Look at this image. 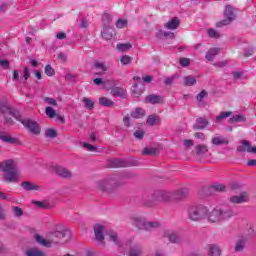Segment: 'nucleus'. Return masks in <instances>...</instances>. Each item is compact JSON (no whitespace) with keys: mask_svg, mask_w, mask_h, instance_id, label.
Instances as JSON below:
<instances>
[{"mask_svg":"<svg viewBox=\"0 0 256 256\" xmlns=\"http://www.w3.org/2000/svg\"><path fill=\"white\" fill-rule=\"evenodd\" d=\"M9 65H10L9 60H5V59L0 60V67H2V69H7Z\"/></svg>","mask_w":256,"mask_h":256,"instance_id":"338daca9","label":"nucleus"},{"mask_svg":"<svg viewBox=\"0 0 256 256\" xmlns=\"http://www.w3.org/2000/svg\"><path fill=\"white\" fill-rule=\"evenodd\" d=\"M158 227H161L159 222H146V231H151V229H158Z\"/></svg>","mask_w":256,"mask_h":256,"instance_id":"de8ad7c7","label":"nucleus"},{"mask_svg":"<svg viewBox=\"0 0 256 256\" xmlns=\"http://www.w3.org/2000/svg\"><path fill=\"white\" fill-rule=\"evenodd\" d=\"M207 33H208V36H209L211 39H220V37H221V35L219 34V32H217V30H215V29H213V28L208 29Z\"/></svg>","mask_w":256,"mask_h":256,"instance_id":"37998d69","label":"nucleus"},{"mask_svg":"<svg viewBox=\"0 0 256 256\" xmlns=\"http://www.w3.org/2000/svg\"><path fill=\"white\" fill-rule=\"evenodd\" d=\"M0 199L4 201H13V198L9 194H5L3 191H0Z\"/></svg>","mask_w":256,"mask_h":256,"instance_id":"680f3d73","label":"nucleus"},{"mask_svg":"<svg viewBox=\"0 0 256 256\" xmlns=\"http://www.w3.org/2000/svg\"><path fill=\"white\" fill-rule=\"evenodd\" d=\"M241 145L237 147L238 153H244V151H247V153H254L256 155V147L251 146V142L247 140H242Z\"/></svg>","mask_w":256,"mask_h":256,"instance_id":"1a4fd4ad","label":"nucleus"},{"mask_svg":"<svg viewBox=\"0 0 256 256\" xmlns=\"http://www.w3.org/2000/svg\"><path fill=\"white\" fill-rule=\"evenodd\" d=\"M83 147L84 149H86V151H91V152L97 151V146L91 145L89 143H83Z\"/></svg>","mask_w":256,"mask_h":256,"instance_id":"13d9d810","label":"nucleus"},{"mask_svg":"<svg viewBox=\"0 0 256 256\" xmlns=\"http://www.w3.org/2000/svg\"><path fill=\"white\" fill-rule=\"evenodd\" d=\"M45 103H48V105H52L53 107H57V100L54 98L45 97L44 98Z\"/></svg>","mask_w":256,"mask_h":256,"instance_id":"052dcab7","label":"nucleus"},{"mask_svg":"<svg viewBox=\"0 0 256 256\" xmlns=\"http://www.w3.org/2000/svg\"><path fill=\"white\" fill-rule=\"evenodd\" d=\"M210 191H213L216 193H223V191H225V185H223V184L212 185L210 187Z\"/></svg>","mask_w":256,"mask_h":256,"instance_id":"a19ab883","label":"nucleus"},{"mask_svg":"<svg viewBox=\"0 0 256 256\" xmlns=\"http://www.w3.org/2000/svg\"><path fill=\"white\" fill-rule=\"evenodd\" d=\"M111 15L110 14H103L102 16V24H103V27H110L109 25H111Z\"/></svg>","mask_w":256,"mask_h":256,"instance_id":"ea45409f","label":"nucleus"},{"mask_svg":"<svg viewBox=\"0 0 256 256\" xmlns=\"http://www.w3.org/2000/svg\"><path fill=\"white\" fill-rule=\"evenodd\" d=\"M134 137H135V139H138V141L143 140V137H145V131H143V130H136L134 132Z\"/></svg>","mask_w":256,"mask_h":256,"instance_id":"5fc2aeb1","label":"nucleus"},{"mask_svg":"<svg viewBox=\"0 0 256 256\" xmlns=\"http://www.w3.org/2000/svg\"><path fill=\"white\" fill-rule=\"evenodd\" d=\"M233 114V112H221L220 115L216 116V123H221V121H223V119H227V117H231V115Z\"/></svg>","mask_w":256,"mask_h":256,"instance_id":"58836bf2","label":"nucleus"},{"mask_svg":"<svg viewBox=\"0 0 256 256\" xmlns=\"http://www.w3.org/2000/svg\"><path fill=\"white\" fill-rule=\"evenodd\" d=\"M209 210L203 205L191 206L188 208V218L191 221H201L207 217Z\"/></svg>","mask_w":256,"mask_h":256,"instance_id":"423d86ee","label":"nucleus"},{"mask_svg":"<svg viewBox=\"0 0 256 256\" xmlns=\"http://www.w3.org/2000/svg\"><path fill=\"white\" fill-rule=\"evenodd\" d=\"M116 27L118 29H125V27H127V20H122V19L117 20Z\"/></svg>","mask_w":256,"mask_h":256,"instance_id":"6e6d98bb","label":"nucleus"},{"mask_svg":"<svg viewBox=\"0 0 256 256\" xmlns=\"http://www.w3.org/2000/svg\"><path fill=\"white\" fill-rule=\"evenodd\" d=\"M38 209H49V204L47 201H33L32 202Z\"/></svg>","mask_w":256,"mask_h":256,"instance_id":"a18cd8bd","label":"nucleus"},{"mask_svg":"<svg viewBox=\"0 0 256 256\" xmlns=\"http://www.w3.org/2000/svg\"><path fill=\"white\" fill-rule=\"evenodd\" d=\"M231 217H235V211L229 205H224L214 208L208 214V221L210 223H221L223 221H229Z\"/></svg>","mask_w":256,"mask_h":256,"instance_id":"f257e3e1","label":"nucleus"},{"mask_svg":"<svg viewBox=\"0 0 256 256\" xmlns=\"http://www.w3.org/2000/svg\"><path fill=\"white\" fill-rule=\"evenodd\" d=\"M119 176H112L104 180H100L96 183V189L106 195H112L117 191V187H121V181Z\"/></svg>","mask_w":256,"mask_h":256,"instance_id":"20e7f679","label":"nucleus"},{"mask_svg":"<svg viewBox=\"0 0 256 256\" xmlns=\"http://www.w3.org/2000/svg\"><path fill=\"white\" fill-rule=\"evenodd\" d=\"M195 151H196V155H205V153H207V151H209V149L207 148V145H197L195 147Z\"/></svg>","mask_w":256,"mask_h":256,"instance_id":"c9c22d12","label":"nucleus"},{"mask_svg":"<svg viewBox=\"0 0 256 256\" xmlns=\"http://www.w3.org/2000/svg\"><path fill=\"white\" fill-rule=\"evenodd\" d=\"M54 173H56V175H58V177H62L63 179H71V177H73L71 170H69L63 166H55Z\"/></svg>","mask_w":256,"mask_h":256,"instance_id":"9b49d317","label":"nucleus"},{"mask_svg":"<svg viewBox=\"0 0 256 256\" xmlns=\"http://www.w3.org/2000/svg\"><path fill=\"white\" fill-rule=\"evenodd\" d=\"M133 45L131 43H124V44H117L116 49L118 51H121L122 53H125L131 49Z\"/></svg>","mask_w":256,"mask_h":256,"instance_id":"f704fd0d","label":"nucleus"},{"mask_svg":"<svg viewBox=\"0 0 256 256\" xmlns=\"http://www.w3.org/2000/svg\"><path fill=\"white\" fill-rule=\"evenodd\" d=\"M113 97H120V99H127V90L121 87H114L111 89Z\"/></svg>","mask_w":256,"mask_h":256,"instance_id":"dca6fc26","label":"nucleus"},{"mask_svg":"<svg viewBox=\"0 0 256 256\" xmlns=\"http://www.w3.org/2000/svg\"><path fill=\"white\" fill-rule=\"evenodd\" d=\"M247 118L244 115H233L229 118V123H245Z\"/></svg>","mask_w":256,"mask_h":256,"instance_id":"2f4dec72","label":"nucleus"},{"mask_svg":"<svg viewBox=\"0 0 256 256\" xmlns=\"http://www.w3.org/2000/svg\"><path fill=\"white\" fill-rule=\"evenodd\" d=\"M67 235V230L55 231L50 234V242L51 244L54 243L55 245H59V241L61 239H65Z\"/></svg>","mask_w":256,"mask_h":256,"instance_id":"ddd939ff","label":"nucleus"},{"mask_svg":"<svg viewBox=\"0 0 256 256\" xmlns=\"http://www.w3.org/2000/svg\"><path fill=\"white\" fill-rule=\"evenodd\" d=\"M197 83V78L193 75H188L184 77V87H193Z\"/></svg>","mask_w":256,"mask_h":256,"instance_id":"c85d7f7f","label":"nucleus"},{"mask_svg":"<svg viewBox=\"0 0 256 256\" xmlns=\"http://www.w3.org/2000/svg\"><path fill=\"white\" fill-rule=\"evenodd\" d=\"M20 123L26 127V129H29L30 132L33 133V135H39L41 133V128H39V124L31 119H23L21 118Z\"/></svg>","mask_w":256,"mask_h":256,"instance_id":"6e6552de","label":"nucleus"},{"mask_svg":"<svg viewBox=\"0 0 256 256\" xmlns=\"http://www.w3.org/2000/svg\"><path fill=\"white\" fill-rule=\"evenodd\" d=\"M27 256H45V253H43L41 250H38L37 248H32L26 252Z\"/></svg>","mask_w":256,"mask_h":256,"instance_id":"e433bc0d","label":"nucleus"},{"mask_svg":"<svg viewBox=\"0 0 256 256\" xmlns=\"http://www.w3.org/2000/svg\"><path fill=\"white\" fill-rule=\"evenodd\" d=\"M103 231H104V228L100 224H97L94 226L95 238H96V241H98L99 243H103V241H105V236H103Z\"/></svg>","mask_w":256,"mask_h":256,"instance_id":"f3484780","label":"nucleus"},{"mask_svg":"<svg viewBox=\"0 0 256 256\" xmlns=\"http://www.w3.org/2000/svg\"><path fill=\"white\" fill-rule=\"evenodd\" d=\"M133 223L135 225V227H137V229H143L144 231H146L147 229V220H145V218L138 216V217H134L133 218Z\"/></svg>","mask_w":256,"mask_h":256,"instance_id":"aec40b11","label":"nucleus"},{"mask_svg":"<svg viewBox=\"0 0 256 256\" xmlns=\"http://www.w3.org/2000/svg\"><path fill=\"white\" fill-rule=\"evenodd\" d=\"M108 167L112 169H117L119 167H129V164L125 159L115 158V159L109 160Z\"/></svg>","mask_w":256,"mask_h":256,"instance_id":"4468645a","label":"nucleus"},{"mask_svg":"<svg viewBox=\"0 0 256 256\" xmlns=\"http://www.w3.org/2000/svg\"><path fill=\"white\" fill-rule=\"evenodd\" d=\"M219 51H221V49L219 48H210L205 55V59H207L208 61H215V57L219 55Z\"/></svg>","mask_w":256,"mask_h":256,"instance_id":"393cba45","label":"nucleus"},{"mask_svg":"<svg viewBox=\"0 0 256 256\" xmlns=\"http://www.w3.org/2000/svg\"><path fill=\"white\" fill-rule=\"evenodd\" d=\"M208 125L209 120L207 118L198 117L192 127L194 131H203V129H207Z\"/></svg>","mask_w":256,"mask_h":256,"instance_id":"f8f14e48","label":"nucleus"},{"mask_svg":"<svg viewBox=\"0 0 256 256\" xmlns=\"http://www.w3.org/2000/svg\"><path fill=\"white\" fill-rule=\"evenodd\" d=\"M248 201L249 199L247 198V195H245V193H242L239 196L230 197V203H235L237 205L241 203H247Z\"/></svg>","mask_w":256,"mask_h":256,"instance_id":"5701e85b","label":"nucleus"},{"mask_svg":"<svg viewBox=\"0 0 256 256\" xmlns=\"http://www.w3.org/2000/svg\"><path fill=\"white\" fill-rule=\"evenodd\" d=\"M145 103H150L151 105H157L159 103H163V96L161 95H148L145 98Z\"/></svg>","mask_w":256,"mask_h":256,"instance_id":"a211bd4d","label":"nucleus"},{"mask_svg":"<svg viewBox=\"0 0 256 256\" xmlns=\"http://www.w3.org/2000/svg\"><path fill=\"white\" fill-rule=\"evenodd\" d=\"M128 256H141L143 255V247L141 245L136 244L130 247V250L127 254Z\"/></svg>","mask_w":256,"mask_h":256,"instance_id":"4be33fe9","label":"nucleus"},{"mask_svg":"<svg viewBox=\"0 0 256 256\" xmlns=\"http://www.w3.org/2000/svg\"><path fill=\"white\" fill-rule=\"evenodd\" d=\"M12 211L15 217H22L23 215V209L19 208V206H13Z\"/></svg>","mask_w":256,"mask_h":256,"instance_id":"603ef678","label":"nucleus"},{"mask_svg":"<svg viewBox=\"0 0 256 256\" xmlns=\"http://www.w3.org/2000/svg\"><path fill=\"white\" fill-rule=\"evenodd\" d=\"M161 37H165L166 39L169 37V39H173L175 37V33L173 32H166L163 30H160Z\"/></svg>","mask_w":256,"mask_h":256,"instance_id":"4d7b16f0","label":"nucleus"},{"mask_svg":"<svg viewBox=\"0 0 256 256\" xmlns=\"http://www.w3.org/2000/svg\"><path fill=\"white\" fill-rule=\"evenodd\" d=\"M207 97V91L202 90L198 95H197V100L198 101H203Z\"/></svg>","mask_w":256,"mask_h":256,"instance_id":"774afa93","label":"nucleus"},{"mask_svg":"<svg viewBox=\"0 0 256 256\" xmlns=\"http://www.w3.org/2000/svg\"><path fill=\"white\" fill-rule=\"evenodd\" d=\"M234 249H235L236 253L243 251V249H245V240L239 239L238 241H236Z\"/></svg>","mask_w":256,"mask_h":256,"instance_id":"4c0bfd02","label":"nucleus"},{"mask_svg":"<svg viewBox=\"0 0 256 256\" xmlns=\"http://www.w3.org/2000/svg\"><path fill=\"white\" fill-rule=\"evenodd\" d=\"M45 137H49L50 139H55V137H57V131L53 128H49L45 131Z\"/></svg>","mask_w":256,"mask_h":256,"instance_id":"49530a36","label":"nucleus"},{"mask_svg":"<svg viewBox=\"0 0 256 256\" xmlns=\"http://www.w3.org/2000/svg\"><path fill=\"white\" fill-rule=\"evenodd\" d=\"M179 18L174 17L168 23L165 24V29L175 30L179 28L180 25Z\"/></svg>","mask_w":256,"mask_h":256,"instance_id":"a878e982","label":"nucleus"},{"mask_svg":"<svg viewBox=\"0 0 256 256\" xmlns=\"http://www.w3.org/2000/svg\"><path fill=\"white\" fill-rule=\"evenodd\" d=\"M110 241L114 243V245H117V247H121V241L119 240V236L117 235V232L110 231L108 233Z\"/></svg>","mask_w":256,"mask_h":256,"instance_id":"7c9ffc66","label":"nucleus"},{"mask_svg":"<svg viewBox=\"0 0 256 256\" xmlns=\"http://www.w3.org/2000/svg\"><path fill=\"white\" fill-rule=\"evenodd\" d=\"M165 236L171 243L179 244L183 242V236L179 235L177 232H166Z\"/></svg>","mask_w":256,"mask_h":256,"instance_id":"2eb2a0df","label":"nucleus"},{"mask_svg":"<svg viewBox=\"0 0 256 256\" xmlns=\"http://www.w3.org/2000/svg\"><path fill=\"white\" fill-rule=\"evenodd\" d=\"M142 155L151 156L157 155V149L155 148H144L142 151Z\"/></svg>","mask_w":256,"mask_h":256,"instance_id":"09e8293b","label":"nucleus"},{"mask_svg":"<svg viewBox=\"0 0 256 256\" xmlns=\"http://www.w3.org/2000/svg\"><path fill=\"white\" fill-rule=\"evenodd\" d=\"M0 113H2L3 115V123L4 125H6L7 127H13V125L15 124V120L21 122L22 116H21V112H19V110L13 108V107H9L7 106V104H5V102H2L0 100Z\"/></svg>","mask_w":256,"mask_h":256,"instance_id":"7ed1b4c3","label":"nucleus"},{"mask_svg":"<svg viewBox=\"0 0 256 256\" xmlns=\"http://www.w3.org/2000/svg\"><path fill=\"white\" fill-rule=\"evenodd\" d=\"M157 121H159V116L150 115V116H148L146 123H147V125H150V127H153V125H155V123H157Z\"/></svg>","mask_w":256,"mask_h":256,"instance_id":"c03bdc74","label":"nucleus"},{"mask_svg":"<svg viewBox=\"0 0 256 256\" xmlns=\"http://www.w3.org/2000/svg\"><path fill=\"white\" fill-rule=\"evenodd\" d=\"M101 35L102 38L105 39V41H111V39H113V36L115 35V29L111 27H103Z\"/></svg>","mask_w":256,"mask_h":256,"instance_id":"6ab92c4d","label":"nucleus"},{"mask_svg":"<svg viewBox=\"0 0 256 256\" xmlns=\"http://www.w3.org/2000/svg\"><path fill=\"white\" fill-rule=\"evenodd\" d=\"M145 115L146 112L143 108H136L134 111L131 112V117H133V119H143Z\"/></svg>","mask_w":256,"mask_h":256,"instance_id":"cd10ccee","label":"nucleus"},{"mask_svg":"<svg viewBox=\"0 0 256 256\" xmlns=\"http://www.w3.org/2000/svg\"><path fill=\"white\" fill-rule=\"evenodd\" d=\"M224 20H221L216 23V27L221 28L225 27L227 25H231L235 19H237V14H235V7L231 5H226L225 11H224Z\"/></svg>","mask_w":256,"mask_h":256,"instance_id":"0eeeda50","label":"nucleus"},{"mask_svg":"<svg viewBox=\"0 0 256 256\" xmlns=\"http://www.w3.org/2000/svg\"><path fill=\"white\" fill-rule=\"evenodd\" d=\"M171 201H181V199H185L189 195V189L181 188L174 192H171Z\"/></svg>","mask_w":256,"mask_h":256,"instance_id":"9d476101","label":"nucleus"},{"mask_svg":"<svg viewBox=\"0 0 256 256\" xmlns=\"http://www.w3.org/2000/svg\"><path fill=\"white\" fill-rule=\"evenodd\" d=\"M212 144L213 145H229V140L227 138H221V137H214L212 139Z\"/></svg>","mask_w":256,"mask_h":256,"instance_id":"473e14b6","label":"nucleus"},{"mask_svg":"<svg viewBox=\"0 0 256 256\" xmlns=\"http://www.w3.org/2000/svg\"><path fill=\"white\" fill-rule=\"evenodd\" d=\"M21 187H22V189H24V191H39V189H41V187L39 185H35L34 183H32L30 181L22 182Z\"/></svg>","mask_w":256,"mask_h":256,"instance_id":"412c9836","label":"nucleus"},{"mask_svg":"<svg viewBox=\"0 0 256 256\" xmlns=\"http://www.w3.org/2000/svg\"><path fill=\"white\" fill-rule=\"evenodd\" d=\"M172 194L167 190H157L153 193L152 197L145 201L146 207H155L157 203L163 201H171Z\"/></svg>","mask_w":256,"mask_h":256,"instance_id":"39448f33","label":"nucleus"},{"mask_svg":"<svg viewBox=\"0 0 256 256\" xmlns=\"http://www.w3.org/2000/svg\"><path fill=\"white\" fill-rule=\"evenodd\" d=\"M45 75H47L48 77H53V75H55V70L49 64L45 67Z\"/></svg>","mask_w":256,"mask_h":256,"instance_id":"864d4df0","label":"nucleus"},{"mask_svg":"<svg viewBox=\"0 0 256 256\" xmlns=\"http://www.w3.org/2000/svg\"><path fill=\"white\" fill-rule=\"evenodd\" d=\"M99 103L103 107H113V105H115V102H112L111 99H109L107 97L99 98Z\"/></svg>","mask_w":256,"mask_h":256,"instance_id":"72a5a7b5","label":"nucleus"},{"mask_svg":"<svg viewBox=\"0 0 256 256\" xmlns=\"http://www.w3.org/2000/svg\"><path fill=\"white\" fill-rule=\"evenodd\" d=\"M0 171L4 173L2 176L4 183H17L19 181V169L12 159L1 162Z\"/></svg>","mask_w":256,"mask_h":256,"instance_id":"f03ea898","label":"nucleus"},{"mask_svg":"<svg viewBox=\"0 0 256 256\" xmlns=\"http://www.w3.org/2000/svg\"><path fill=\"white\" fill-rule=\"evenodd\" d=\"M208 256H221V249L215 244L208 246Z\"/></svg>","mask_w":256,"mask_h":256,"instance_id":"bb28decb","label":"nucleus"},{"mask_svg":"<svg viewBox=\"0 0 256 256\" xmlns=\"http://www.w3.org/2000/svg\"><path fill=\"white\" fill-rule=\"evenodd\" d=\"M35 241L39 243V245H42V247H51V241L46 240L39 234L35 235Z\"/></svg>","mask_w":256,"mask_h":256,"instance_id":"c756f323","label":"nucleus"},{"mask_svg":"<svg viewBox=\"0 0 256 256\" xmlns=\"http://www.w3.org/2000/svg\"><path fill=\"white\" fill-rule=\"evenodd\" d=\"M45 113H46L47 117H49L50 119L57 117V112L51 106L46 107Z\"/></svg>","mask_w":256,"mask_h":256,"instance_id":"79ce46f5","label":"nucleus"},{"mask_svg":"<svg viewBox=\"0 0 256 256\" xmlns=\"http://www.w3.org/2000/svg\"><path fill=\"white\" fill-rule=\"evenodd\" d=\"M180 65L182 67H189L191 65V59H189V58H180Z\"/></svg>","mask_w":256,"mask_h":256,"instance_id":"bf43d9fd","label":"nucleus"},{"mask_svg":"<svg viewBox=\"0 0 256 256\" xmlns=\"http://www.w3.org/2000/svg\"><path fill=\"white\" fill-rule=\"evenodd\" d=\"M0 141L14 145V143H17V138H13L11 135L0 131Z\"/></svg>","mask_w":256,"mask_h":256,"instance_id":"b1692460","label":"nucleus"},{"mask_svg":"<svg viewBox=\"0 0 256 256\" xmlns=\"http://www.w3.org/2000/svg\"><path fill=\"white\" fill-rule=\"evenodd\" d=\"M127 163L128 167H139L140 165L139 160L136 159L127 160Z\"/></svg>","mask_w":256,"mask_h":256,"instance_id":"e2e57ef3","label":"nucleus"},{"mask_svg":"<svg viewBox=\"0 0 256 256\" xmlns=\"http://www.w3.org/2000/svg\"><path fill=\"white\" fill-rule=\"evenodd\" d=\"M94 67L96 69H101V71H107V68L105 67V64L102 62H95Z\"/></svg>","mask_w":256,"mask_h":256,"instance_id":"69168bd1","label":"nucleus"},{"mask_svg":"<svg viewBox=\"0 0 256 256\" xmlns=\"http://www.w3.org/2000/svg\"><path fill=\"white\" fill-rule=\"evenodd\" d=\"M133 61V58L129 55H124L120 58L122 65H129Z\"/></svg>","mask_w":256,"mask_h":256,"instance_id":"3c124183","label":"nucleus"},{"mask_svg":"<svg viewBox=\"0 0 256 256\" xmlns=\"http://www.w3.org/2000/svg\"><path fill=\"white\" fill-rule=\"evenodd\" d=\"M83 103H84L86 109H89L90 111L95 106V103L93 102V100H91L89 98H84Z\"/></svg>","mask_w":256,"mask_h":256,"instance_id":"8fccbe9b","label":"nucleus"},{"mask_svg":"<svg viewBox=\"0 0 256 256\" xmlns=\"http://www.w3.org/2000/svg\"><path fill=\"white\" fill-rule=\"evenodd\" d=\"M175 79H177V76L173 75L171 77L165 78L164 83L166 85H173V82L175 81Z\"/></svg>","mask_w":256,"mask_h":256,"instance_id":"0e129e2a","label":"nucleus"}]
</instances>
